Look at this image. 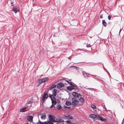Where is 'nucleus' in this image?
<instances>
[{
	"label": "nucleus",
	"mask_w": 124,
	"mask_h": 124,
	"mask_svg": "<svg viewBox=\"0 0 124 124\" xmlns=\"http://www.w3.org/2000/svg\"><path fill=\"white\" fill-rule=\"evenodd\" d=\"M48 118L49 120L51 121L52 122H55V116L51 114H48Z\"/></svg>",
	"instance_id": "nucleus-1"
},
{
	"label": "nucleus",
	"mask_w": 124,
	"mask_h": 124,
	"mask_svg": "<svg viewBox=\"0 0 124 124\" xmlns=\"http://www.w3.org/2000/svg\"><path fill=\"white\" fill-rule=\"evenodd\" d=\"M48 96L47 93H45L43 94L42 97V100L43 101V102H44L46 100Z\"/></svg>",
	"instance_id": "nucleus-2"
},
{
	"label": "nucleus",
	"mask_w": 124,
	"mask_h": 124,
	"mask_svg": "<svg viewBox=\"0 0 124 124\" xmlns=\"http://www.w3.org/2000/svg\"><path fill=\"white\" fill-rule=\"evenodd\" d=\"M72 95L73 96L74 98H75L76 99L79 97V96H80L81 95L80 93H78L76 92H73L72 93Z\"/></svg>",
	"instance_id": "nucleus-3"
},
{
	"label": "nucleus",
	"mask_w": 124,
	"mask_h": 124,
	"mask_svg": "<svg viewBox=\"0 0 124 124\" xmlns=\"http://www.w3.org/2000/svg\"><path fill=\"white\" fill-rule=\"evenodd\" d=\"M72 104L73 105H77L79 103L78 101L76 100L74 98H72Z\"/></svg>",
	"instance_id": "nucleus-4"
},
{
	"label": "nucleus",
	"mask_w": 124,
	"mask_h": 124,
	"mask_svg": "<svg viewBox=\"0 0 124 124\" xmlns=\"http://www.w3.org/2000/svg\"><path fill=\"white\" fill-rule=\"evenodd\" d=\"M98 116L94 114H92L89 115V116L90 117L95 119L96 118L98 119Z\"/></svg>",
	"instance_id": "nucleus-5"
},
{
	"label": "nucleus",
	"mask_w": 124,
	"mask_h": 124,
	"mask_svg": "<svg viewBox=\"0 0 124 124\" xmlns=\"http://www.w3.org/2000/svg\"><path fill=\"white\" fill-rule=\"evenodd\" d=\"M64 85L62 83L60 82L57 85V87L58 88L60 89L62 87L64 86Z\"/></svg>",
	"instance_id": "nucleus-6"
},
{
	"label": "nucleus",
	"mask_w": 124,
	"mask_h": 124,
	"mask_svg": "<svg viewBox=\"0 0 124 124\" xmlns=\"http://www.w3.org/2000/svg\"><path fill=\"white\" fill-rule=\"evenodd\" d=\"M52 101V103L54 105H55L57 103V101L55 97H53V99L51 100Z\"/></svg>",
	"instance_id": "nucleus-7"
},
{
	"label": "nucleus",
	"mask_w": 124,
	"mask_h": 124,
	"mask_svg": "<svg viewBox=\"0 0 124 124\" xmlns=\"http://www.w3.org/2000/svg\"><path fill=\"white\" fill-rule=\"evenodd\" d=\"M47 78L40 79L39 81V84H41L42 83L45 82L47 80Z\"/></svg>",
	"instance_id": "nucleus-8"
},
{
	"label": "nucleus",
	"mask_w": 124,
	"mask_h": 124,
	"mask_svg": "<svg viewBox=\"0 0 124 124\" xmlns=\"http://www.w3.org/2000/svg\"><path fill=\"white\" fill-rule=\"evenodd\" d=\"M33 116H29L27 117V120L29 122H31L33 121Z\"/></svg>",
	"instance_id": "nucleus-9"
},
{
	"label": "nucleus",
	"mask_w": 124,
	"mask_h": 124,
	"mask_svg": "<svg viewBox=\"0 0 124 124\" xmlns=\"http://www.w3.org/2000/svg\"><path fill=\"white\" fill-rule=\"evenodd\" d=\"M57 91L56 89H54L52 91V94L53 95V97H55L56 95Z\"/></svg>",
	"instance_id": "nucleus-10"
},
{
	"label": "nucleus",
	"mask_w": 124,
	"mask_h": 124,
	"mask_svg": "<svg viewBox=\"0 0 124 124\" xmlns=\"http://www.w3.org/2000/svg\"><path fill=\"white\" fill-rule=\"evenodd\" d=\"M63 122H64L63 120L60 118L57 119L55 121V122L58 123H61Z\"/></svg>",
	"instance_id": "nucleus-11"
},
{
	"label": "nucleus",
	"mask_w": 124,
	"mask_h": 124,
	"mask_svg": "<svg viewBox=\"0 0 124 124\" xmlns=\"http://www.w3.org/2000/svg\"><path fill=\"white\" fill-rule=\"evenodd\" d=\"M41 118L42 119H44L46 118V114L45 113H44L41 114Z\"/></svg>",
	"instance_id": "nucleus-12"
},
{
	"label": "nucleus",
	"mask_w": 124,
	"mask_h": 124,
	"mask_svg": "<svg viewBox=\"0 0 124 124\" xmlns=\"http://www.w3.org/2000/svg\"><path fill=\"white\" fill-rule=\"evenodd\" d=\"M98 119L103 121L105 122L106 121V119L103 118L101 117L100 116H98Z\"/></svg>",
	"instance_id": "nucleus-13"
},
{
	"label": "nucleus",
	"mask_w": 124,
	"mask_h": 124,
	"mask_svg": "<svg viewBox=\"0 0 124 124\" xmlns=\"http://www.w3.org/2000/svg\"><path fill=\"white\" fill-rule=\"evenodd\" d=\"M65 117H66L67 118L68 120H70L71 119H73V117L71 116L70 115H68V116H65Z\"/></svg>",
	"instance_id": "nucleus-14"
},
{
	"label": "nucleus",
	"mask_w": 124,
	"mask_h": 124,
	"mask_svg": "<svg viewBox=\"0 0 124 124\" xmlns=\"http://www.w3.org/2000/svg\"><path fill=\"white\" fill-rule=\"evenodd\" d=\"M12 10L15 13H16L18 11V10L17 8L16 7H14L12 9Z\"/></svg>",
	"instance_id": "nucleus-15"
},
{
	"label": "nucleus",
	"mask_w": 124,
	"mask_h": 124,
	"mask_svg": "<svg viewBox=\"0 0 124 124\" xmlns=\"http://www.w3.org/2000/svg\"><path fill=\"white\" fill-rule=\"evenodd\" d=\"M56 85L54 84L53 85H52L50 87V90H52V89L54 88V87H56Z\"/></svg>",
	"instance_id": "nucleus-16"
},
{
	"label": "nucleus",
	"mask_w": 124,
	"mask_h": 124,
	"mask_svg": "<svg viewBox=\"0 0 124 124\" xmlns=\"http://www.w3.org/2000/svg\"><path fill=\"white\" fill-rule=\"evenodd\" d=\"M67 88L70 91H71L74 89L71 86H69L67 87Z\"/></svg>",
	"instance_id": "nucleus-17"
},
{
	"label": "nucleus",
	"mask_w": 124,
	"mask_h": 124,
	"mask_svg": "<svg viewBox=\"0 0 124 124\" xmlns=\"http://www.w3.org/2000/svg\"><path fill=\"white\" fill-rule=\"evenodd\" d=\"M79 101L81 103H82L84 101V99L81 97H80L79 99Z\"/></svg>",
	"instance_id": "nucleus-18"
},
{
	"label": "nucleus",
	"mask_w": 124,
	"mask_h": 124,
	"mask_svg": "<svg viewBox=\"0 0 124 124\" xmlns=\"http://www.w3.org/2000/svg\"><path fill=\"white\" fill-rule=\"evenodd\" d=\"M102 24L105 27L107 25V23L104 20H102Z\"/></svg>",
	"instance_id": "nucleus-19"
},
{
	"label": "nucleus",
	"mask_w": 124,
	"mask_h": 124,
	"mask_svg": "<svg viewBox=\"0 0 124 124\" xmlns=\"http://www.w3.org/2000/svg\"><path fill=\"white\" fill-rule=\"evenodd\" d=\"M71 104V102L68 101H66V104L67 106H69Z\"/></svg>",
	"instance_id": "nucleus-20"
},
{
	"label": "nucleus",
	"mask_w": 124,
	"mask_h": 124,
	"mask_svg": "<svg viewBox=\"0 0 124 124\" xmlns=\"http://www.w3.org/2000/svg\"><path fill=\"white\" fill-rule=\"evenodd\" d=\"M71 86L73 88H74V89H76L77 88V87L76 86H75V85L74 84H71Z\"/></svg>",
	"instance_id": "nucleus-21"
},
{
	"label": "nucleus",
	"mask_w": 124,
	"mask_h": 124,
	"mask_svg": "<svg viewBox=\"0 0 124 124\" xmlns=\"http://www.w3.org/2000/svg\"><path fill=\"white\" fill-rule=\"evenodd\" d=\"M57 108L58 110H60L62 108V107L60 105H58L57 107Z\"/></svg>",
	"instance_id": "nucleus-22"
},
{
	"label": "nucleus",
	"mask_w": 124,
	"mask_h": 124,
	"mask_svg": "<svg viewBox=\"0 0 124 124\" xmlns=\"http://www.w3.org/2000/svg\"><path fill=\"white\" fill-rule=\"evenodd\" d=\"M20 111L21 112H25L26 111V110L23 108L21 109H20Z\"/></svg>",
	"instance_id": "nucleus-23"
},
{
	"label": "nucleus",
	"mask_w": 124,
	"mask_h": 124,
	"mask_svg": "<svg viewBox=\"0 0 124 124\" xmlns=\"http://www.w3.org/2000/svg\"><path fill=\"white\" fill-rule=\"evenodd\" d=\"M36 123L37 124H44V122H41L40 120H39L38 122Z\"/></svg>",
	"instance_id": "nucleus-24"
},
{
	"label": "nucleus",
	"mask_w": 124,
	"mask_h": 124,
	"mask_svg": "<svg viewBox=\"0 0 124 124\" xmlns=\"http://www.w3.org/2000/svg\"><path fill=\"white\" fill-rule=\"evenodd\" d=\"M47 122L48 124H53V122H52L51 121L49 120L48 121H47Z\"/></svg>",
	"instance_id": "nucleus-25"
},
{
	"label": "nucleus",
	"mask_w": 124,
	"mask_h": 124,
	"mask_svg": "<svg viewBox=\"0 0 124 124\" xmlns=\"http://www.w3.org/2000/svg\"><path fill=\"white\" fill-rule=\"evenodd\" d=\"M70 120H68L66 121V122L67 124H71V122L70 121Z\"/></svg>",
	"instance_id": "nucleus-26"
},
{
	"label": "nucleus",
	"mask_w": 124,
	"mask_h": 124,
	"mask_svg": "<svg viewBox=\"0 0 124 124\" xmlns=\"http://www.w3.org/2000/svg\"><path fill=\"white\" fill-rule=\"evenodd\" d=\"M9 3H11V6H12L13 5V3L12 2V1H8V4Z\"/></svg>",
	"instance_id": "nucleus-27"
},
{
	"label": "nucleus",
	"mask_w": 124,
	"mask_h": 124,
	"mask_svg": "<svg viewBox=\"0 0 124 124\" xmlns=\"http://www.w3.org/2000/svg\"><path fill=\"white\" fill-rule=\"evenodd\" d=\"M49 96L50 97V98L51 100L52 99H53V97H52V96H53V94H49Z\"/></svg>",
	"instance_id": "nucleus-28"
},
{
	"label": "nucleus",
	"mask_w": 124,
	"mask_h": 124,
	"mask_svg": "<svg viewBox=\"0 0 124 124\" xmlns=\"http://www.w3.org/2000/svg\"><path fill=\"white\" fill-rule=\"evenodd\" d=\"M91 107L93 109H95L96 108V106L93 105H91Z\"/></svg>",
	"instance_id": "nucleus-29"
},
{
	"label": "nucleus",
	"mask_w": 124,
	"mask_h": 124,
	"mask_svg": "<svg viewBox=\"0 0 124 124\" xmlns=\"http://www.w3.org/2000/svg\"><path fill=\"white\" fill-rule=\"evenodd\" d=\"M64 107L65 108H68V109H70L71 108V107H67L64 106Z\"/></svg>",
	"instance_id": "nucleus-30"
},
{
	"label": "nucleus",
	"mask_w": 124,
	"mask_h": 124,
	"mask_svg": "<svg viewBox=\"0 0 124 124\" xmlns=\"http://www.w3.org/2000/svg\"><path fill=\"white\" fill-rule=\"evenodd\" d=\"M72 67H74L76 68V69L77 70H79V68L78 67H77L76 66H73Z\"/></svg>",
	"instance_id": "nucleus-31"
},
{
	"label": "nucleus",
	"mask_w": 124,
	"mask_h": 124,
	"mask_svg": "<svg viewBox=\"0 0 124 124\" xmlns=\"http://www.w3.org/2000/svg\"><path fill=\"white\" fill-rule=\"evenodd\" d=\"M108 19L109 20H110L111 19V16H110L109 15L108 16Z\"/></svg>",
	"instance_id": "nucleus-32"
},
{
	"label": "nucleus",
	"mask_w": 124,
	"mask_h": 124,
	"mask_svg": "<svg viewBox=\"0 0 124 124\" xmlns=\"http://www.w3.org/2000/svg\"><path fill=\"white\" fill-rule=\"evenodd\" d=\"M68 83L70 85H71L72 83L71 82H69V81H68Z\"/></svg>",
	"instance_id": "nucleus-33"
},
{
	"label": "nucleus",
	"mask_w": 124,
	"mask_h": 124,
	"mask_svg": "<svg viewBox=\"0 0 124 124\" xmlns=\"http://www.w3.org/2000/svg\"><path fill=\"white\" fill-rule=\"evenodd\" d=\"M44 124H48L47 121H46L44 122Z\"/></svg>",
	"instance_id": "nucleus-34"
},
{
	"label": "nucleus",
	"mask_w": 124,
	"mask_h": 124,
	"mask_svg": "<svg viewBox=\"0 0 124 124\" xmlns=\"http://www.w3.org/2000/svg\"><path fill=\"white\" fill-rule=\"evenodd\" d=\"M54 105L53 104H52V105L50 107V108H53V107H54Z\"/></svg>",
	"instance_id": "nucleus-35"
},
{
	"label": "nucleus",
	"mask_w": 124,
	"mask_h": 124,
	"mask_svg": "<svg viewBox=\"0 0 124 124\" xmlns=\"http://www.w3.org/2000/svg\"><path fill=\"white\" fill-rule=\"evenodd\" d=\"M33 102V101H31V100L29 102H29L28 103H31L32 102Z\"/></svg>",
	"instance_id": "nucleus-36"
},
{
	"label": "nucleus",
	"mask_w": 124,
	"mask_h": 124,
	"mask_svg": "<svg viewBox=\"0 0 124 124\" xmlns=\"http://www.w3.org/2000/svg\"><path fill=\"white\" fill-rule=\"evenodd\" d=\"M90 46V45L89 44H88V45H87V47H89Z\"/></svg>",
	"instance_id": "nucleus-37"
},
{
	"label": "nucleus",
	"mask_w": 124,
	"mask_h": 124,
	"mask_svg": "<svg viewBox=\"0 0 124 124\" xmlns=\"http://www.w3.org/2000/svg\"><path fill=\"white\" fill-rule=\"evenodd\" d=\"M124 123V118L123 119L122 122L121 123V124H123Z\"/></svg>",
	"instance_id": "nucleus-38"
},
{
	"label": "nucleus",
	"mask_w": 124,
	"mask_h": 124,
	"mask_svg": "<svg viewBox=\"0 0 124 124\" xmlns=\"http://www.w3.org/2000/svg\"><path fill=\"white\" fill-rule=\"evenodd\" d=\"M27 108L26 107H23V109H24L25 110V109Z\"/></svg>",
	"instance_id": "nucleus-39"
},
{
	"label": "nucleus",
	"mask_w": 124,
	"mask_h": 124,
	"mask_svg": "<svg viewBox=\"0 0 124 124\" xmlns=\"http://www.w3.org/2000/svg\"><path fill=\"white\" fill-rule=\"evenodd\" d=\"M121 30H122V29H120V30L119 31V34H120V32H121Z\"/></svg>",
	"instance_id": "nucleus-40"
},
{
	"label": "nucleus",
	"mask_w": 124,
	"mask_h": 124,
	"mask_svg": "<svg viewBox=\"0 0 124 124\" xmlns=\"http://www.w3.org/2000/svg\"><path fill=\"white\" fill-rule=\"evenodd\" d=\"M83 72V75H84V73H85V74L86 75V73H85V71H84V72Z\"/></svg>",
	"instance_id": "nucleus-41"
},
{
	"label": "nucleus",
	"mask_w": 124,
	"mask_h": 124,
	"mask_svg": "<svg viewBox=\"0 0 124 124\" xmlns=\"http://www.w3.org/2000/svg\"><path fill=\"white\" fill-rule=\"evenodd\" d=\"M63 81H66L68 82V80H63Z\"/></svg>",
	"instance_id": "nucleus-42"
},
{
	"label": "nucleus",
	"mask_w": 124,
	"mask_h": 124,
	"mask_svg": "<svg viewBox=\"0 0 124 124\" xmlns=\"http://www.w3.org/2000/svg\"><path fill=\"white\" fill-rule=\"evenodd\" d=\"M103 18V17L102 16H100V18Z\"/></svg>",
	"instance_id": "nucleus-43"
},
{
	"label": "nucleus",
	"mask_w": 124,
	"mask_h": 124,
	"mask_svg": "<svg viewBox=\"0 0 124 124\" xmlns=\"http://www.w3.org/2000/svg\"><path fill=\"white\" fill-rule=\"evenodd\" d=\"M35 97H36V98H37V97L36 96Z\"/></svg>",
	"instance_id": "nucleus-44"
},
{
	"label": "nucleus",
	"mask_w": 124,
	"mask_h": 124,
	"mask_svg": "<svg viewBox=\"0 0 124 124\" xmlns=\"http://www.w3.org/2000/svg\"><path fill=\"white\" fill-rule=\"evenodd\" d=\"M58 124V123H56V124Z\"/></svg>",
	"instance_id": "nucleus-45"
},
{
	"label": "nucleus",
	"mask_w": 124,
	"mask_h": 124,
	"mask_svg": "<svg viewBox=\"0 0 124 124\" xmlns=\"http://www.w3.org/2000/svg\"><path fill=\"white\" fill-rule=\"evenodd\" d=\"M33 98H34V97H33Z\"/></svg>",
	"instance_id": "nucleus-46"
}]
</instances>
